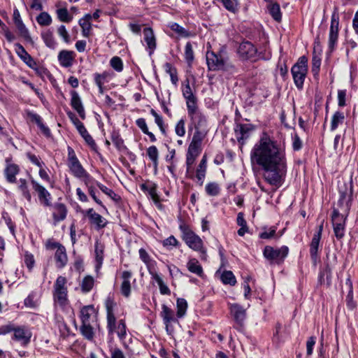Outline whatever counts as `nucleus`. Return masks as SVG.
<instances>
[{
    "label": "nucleus",
    "instance_id": "2",
    "mask_svg": "<svg viewBox=\"0 0 358 358\" xmlns=\"http://www.w3.org/2000/svg\"><path fill=\"white\" fill-rule=\"evenodd\" d=\"M182 232V239L192 250L201 252V258H206V251L203 250V241L201 238L192 231L188 227L180 226Z\"/></svg>",
    "mask_w": 358,
    "mask_h": 358
},
{
    "label": "nucleus",
    "instance_id": "59",
    "mask_svg": "<svg viewBox=\"0 0 358 358\" xmlns=\"http://www.w3.org/2000/svg\"><path fill=\"white\" fill-rule=\"evenodd\" d=\"M206 193L210 196H216L219 194V187L215 182H210L206 187Z\"/></svg>",
    "mask_w": 358,
    "mask_h": 358
},
{
    "label": "nucleus",
    "instance_id": "33",
    "mask_svg": "<svg viewBox=\"0 0 358 358\" xmlns=\"http://www.w3.org/2000/svg\"><path fill=\"white\" fill-rule=\"evenodd\" d=\"M348 215V213L345 214L343 211H340L338 208H334L331 215L332 224L341 223L345 224V220Z\"/></svg>",
    "mask_w": 358,
    "mask_h": 358
},
{
    "label": "nucleus",
    "instance_id": "13",
    "mask_svg": "<svg viewBox=\"0 0 358 358\" xmlns=\"http://www.w3.org/2000/svg\"><path fill=\"white\" fill-rule=\"evenodd\" d=\"M83 214L88 216L90 222L95 225L96 229H101L106 227L108 222L99 213H96L93 208H89L83 212Z\"/></svg>",
    "mask_w": 358,
    "mask_h": 358
},
{
    "label": "nucleus",
    "instance_id": "23",
    "mask_svg": "<svg viewBox=\"0 0 358 358\" xmlns=\"http://www.w3.org/2000/svg\"><path fill=\"white\" fill-rule=\"evenodd\" d=\"M162 311L161 312V317L163 318L164 323L166 325V331H169V325L171 322H178L177 319L174 317L173 311L165 304L162 305Z\"/></svg>",
    "mask_w": 358,
    "mask_h": 358
},
{
    "label": "nucleus",
    "instance_id": "54",
    "mask_svg": "<svg viewBox=\"0 0 358 358\" xmlns=\"http://www.w3.org/2000/svg\"><path fill=\"white\" fill-rule=\"evenodd\" d=\"M334 228V233L338 240H341L345 235V224L341 223L332 224Z\"/></svg>",
    "mask_w": 358,
    "mask_h": 358
},
{
    "label": "nucleus",
    "instance_id": "35",
    "mask_svg": "<svg viewBox=\"0 0 358 358\" xmlns=\"http://www.w3.org/2000/svg\"><path fill=\"white\" fill-rule=\"evenodd\" d=\"M78 131L80 134V136L84 138L85 142L93 149L96 148V143L94 141L93 138L91 136V135L88 133L87 130L85 127L84 124L81 126L80 128H78Z\"/></svg>",
    "mask_w": 358,
    "mask_h": 358
},
{
    "label": "nucleus",
    "instance_id": "47",
    "mask_svg": "<svg viewBox=\"0 0 358 358\" xmlns=\"http://www.w3.org/2000/svg\"><path fill=\"white\" fill-rule=\"evenodd\" d=\"M187 308V303L184 299H178L177 300V316L182 317L185 315Z\"/></svg>",
    "mask_w": 358,
    "mask_h": 358
},
{
    "label": "nucleus",
    "instance_id": "60",
    "mask_svg": "<svg viewBox=\"0 0 358 358\" xmlns=\"http://www.w3.org/2000/svg\"><path fill=\"white\" fill-rule=\"evenodd\" d=\"M117 334L120 339L122 340L126 336V324L124 320H120L118 322V325L116 327Z\"/></svg>",
    "mask_w": 358,
    "mask_h": 358
},
{
    "label": "nucleus",
    "instance_id": "28",
    "mask_svg": "<svg viewBox=\"0 0 358 358\" xmlns=\"http://www.w3.org/2000/svg\"><path fill=\"white\" fill-rule=\"evenodd\" d=\"M267 8L273 20L278 22H280L282 19V13L280 11V5L276 2H271L268 4Z\"/></svg>",
    "mask_w": 358,
    "mask_h": 358
},
{
    "label": "nucleus",
    "instance_id": "21",
    "mask_svg": "<svg viewBox=\"0 0 358 358\" xmlns=\"http://www.w3.org/2000/svg\"><path fill=\"white\" fill-rule=\"evenodd\" d=\"M75 53L71 50H62L58 55V60L61 66L64 67H70L73 64Z\"/></svg>",
    "mask_w": 358,
    "mask_h": 358
},
{
    "label": "nucleus",
    "instance_id": "9",
    "mask_svg": "<svg viewBox=\"0 0 358 358\" xmlns=\"http://www.w3.org/2000/svg\"><path fill=\"white\" fill-rule=\"evenodd\" d=\"M66 283V278L60 275L57 278L54 286V299L61 306H64L67 302V289L65 287Z\"/></svg>",
    "mask_w": 358,
    "mask_h": 358
},
{
    "label": "nucleus",
    "instance_id": "43",
    "mask_svg": "<svg viewBox=\"0 0 358 358\" xmlns=\"http://www.w3.org/2000/svg\"><path fill=\"white\" fill-rule=\"evenodd\" d=\"M80 332L87 339L91 340L93 338L94 331L90 322L86 324L82 323L80 327Z\"/></svg>",
    "mask_w": 358,
    "mask_h": 358
},
{
    "label": "nucleus",
    "instance_id": "32",
    "mask_svg": "<svg viewBox=\"0 0 358 358\" xmlns=\"http://www.w3.org/2000/svg\"><path fill=\"white\" fill-rule=\"evenodd\" d=\"M55 212L53 213V217L56 221H61L66 218V208L63 203H57L55 206Z\"/></svg>",
    "mask_w": 358,
    "mask_h": 358
},
{
    "label": "nucleus",
    "instance_id": "10",
    "mask_svg": "<svg viewBox=\"0 0 358 358\" xmlns=\"http://www.w3.org/2000/svg\"><path fill=\"white\" fill-rule=\"evenodd\" d=\"M5 326L11 327L9 332L14 331L13 339L20 342L21 345L25 346L30 343L31 333L27 328L24 327H15L12 324H6Z\"/></svg>",
    "mask_w": 358,
    "mask_h": 358
},
{
    "label": "nucleus",
    "instance_id": "52",
    "mask_svg": "<svg viewBox=\"0 0 358 358\" xmlns=\"http://www.w3.org/2000/svg\"><path fill=\"white\" fill-rule=\"evenodd\" d=\"M98 187L104 194L110 197L113 201L117 202L121 199L118 194L115 193L112 189L108 188L105 185L102 184H98Z\"/></svg>",
    "mask_w": 358,
    "mask_h": 358
},
{
    "label": "nucleus",
    "instance_id": "31",
    "mask_svg": "<svg viewBox=\"0 0 358 358\" xmlns=\"http://www.w3.org/2000/svg\"><path fill=\"white\" fill-rule=\"evenodd\" d=\"M324 276H326L327 284L329 286L331 285V268L329 264H327L324 268L320 272L318 278L320 284L322 285L324 282Z\"/></svg>",
    "mask_w": 358,
    "mask_h": 358
},
{
    "label": "nucleus",
    "instance_id": "3",
    "mask_svg": "<svg viewBox=\"0 0 358 358\" xmlns=\"http://www.w3.org/2000/svg\"><path fill=\"white\" fill-rule=\"evenodd\" d=\"M289 253V248L287 246H282L279 248H274L272 246L266 245L263 251L264 257L270 262V264H282Z\"/></svg>",
    "mask_w": 358,
    "mask_h": 358
},
{
    "label": "nucleus",
    "instance_id": "14",
    "mask_svg": "<svg viewBox=\"0 0 358 358\" xmlns=\"http://www.w3.org/2000/svg\"><path fill=\"white\" fill-rule=\"evenodd\" d=\"M106 308L107 311V327L109 333H113L116 329V318L113 313V302L108 299L106 302Z\"/></svg>",
    "mask_w": 358,
    "mask_h": 358
},
{
    "label": "nucleus",
    "instance_id": "44",
    "mask_svg": "<svg viewBox=\"0 0 358 358\" xmlns=\"http://www.w3.org/2000/svg\"><path fill=\"white\" fill-rule=\"evenodd\" d=\"M111 140L118 150L124 151L127 149L124 144L123 139L120 137L119 134L115 132L113 133Z\"/></svg>",
    "mask_w": 358,
    "mask_h": 358
},
{
    "label": "nucleus",
    "instance_id": "41",
    "mask_svg": "<svg viewBox=\"0 0 358 358\" xmlns=\"http://www.w3.org/2000/svg\"><path fill=\"white\" fill-rule=\"evenodd\" d=\"M221 280L225 285H235L236 278L231 271H224L221 275Z\"/></svg>",
    "mask_w": 358,
    "mask_h": 358
},
{
    "label": "nucleus",
    "instance_id": "8",
    "mask_svg": "<svg viewBox=\"0 0 358 358\" xmlns=\"http://www.w3.org/2000/svg\"><path fill=\"white\" fill-rule=\"evenodd\" d=\"M339 16L336 12H334L331 15V25L329 34L328 48L330 52H332L338 43V31H339Z\"/></svg>",
    "mask_w": 358,
    "mask_h": 358
},
{
    "label": "nucleus",
    "instance_id": "42",
    "mask_svg": "<svg viewBox=\"0 0 358 358\" xmlns=\"http://www.w3.org/2000/svg\"><path fill=\"white\" fill-rule=\"evenodd\" d=\"M198 156H196V155H189V154H187V158H186V166H187V169H186V174L188 175V176L190 178H193V176H194V171H193V168H192V166L196 159Z\"/></svg>",
    "mask_w": 358,
    "mask_h": 358
},
{
    "label": "nucleus",
    "instance_id": "7",
    "mask_svg": "<svg viewBox=\"0 0 358 358\" xmlns=\"http://www.w3.org/2000/svg\"><path fill=\"white\" fill-rule=\"evenodd\" d=\"M352 195L351 185L348 187L347 184L343 183L339 186V199L337 204L341 208V211H343L345 214L349 213Z\"/></svg>",
    "mask_w": 358,
    "mask_h": 358
},
{
    "label": "nucleus",
    "instance_id": "55",
    "mask_svg": "<svg viewBox=\"0 0 358 358\" xmlns=\"http://www.w3.org/2000/svg\"><path fill=\"white\" fill-rule=\"evenodd\" d=\"M148 193L150 195L152 201L155 204L158 205L159 207H161L159 196L157 193V185L152 183L151 186L149 187Z\"/></svg>",
    "mask_w": 358,
    "mask_h": 358
},
{
    "label": "nucleus",
    "instance_id": "62",
    "mask_svg": "<svg viewBox=\"0 0 358 358\" xmlns=\"http://www.w3.org/2000/svg\"><path fill=\"white\" fill-rule=\"evenodd\" d=\"M175 131L178 136H183L185 135V120L183 119H181L178 122L176 125Z\"/></svg>",
    "mask_w": 358,
    "mask_h": 358
},
{
    "label": "nucleus",
    "instance_id": "34",
    "mask_svg": "<svg viewBox=\"0 0 358 358\" xmlns=\"http://www.w3.org/2000/svg\"><path fill=\"white\" fill-rule=\"evenodd\" d=\"M94 313V307L93 306H85L82 308L80 310V319L82 323H89L90 322V318Z\"/></svg>",
    "mask_w": 358,
    "mask_h": 358
},
{
    "label": "nucleus",
    "instance_id": "40",
    "mask_svg": "<svg viewBox=\"0 0 358 358\" xmlns=\"http://www.w3.org/2000/svg\"><path fill=\"white\" fill-rule=\"evenodd\" d=\"M186 104L187 108L188 115L194 114L200 111L197 106V98L196 96L186 99Z\"/></svg>",
    "mask_w": 358,
    "mask_h": 358
},
{
    "label": "nucleus",
    "instance_id": "6",
    "mask_svg": "<svg viewBox=\"0 0 358 358\" xmlns=\"http://www.w3.org/2000/svg\"><path fill=\"white\" fill-rule=\"evenodd\" d=\"M238 54L243 60L255 62L261 58L256 47L249 41H243L239 45Z\"/></svg>",
    "mask_w": 358,
    "mask_h": 358
},
{
    "label": "nucleus",
    "instance_id": "12",
    "mask_svg": "<svg viewBox=\"0 0 358 358\" xmlns=\"http://www.w3.org/2000/svg\"><path fill=\"white\" fill-rule=\"evenodd\" d=\"M31 182L34 190L38 194L40 202L45 206H50L51 196L48 191L33 179Z\"/></svg>",
    "mask_w": 358,
    "mask_h": 358
},
{
    "label": "nucleus",
    "instance_id": "61",
    "mask_svg": "<svg viewBox=\"0 0 358 358\" xmlns=\"http://www.w3.org/2000/svg\"><path fill=\"white\" fill-rule=\"evenodd\" d=\"M224 7L229 11L235 13L237 10V0H222Z\"/></svg>",
    "mask_w": 358,
    "mask_h": 358
},
{
    "label": "nucleus",
    "instance_id": "5",
    "mask_svg": "<svg viewBox=\"0 0 358 358\" xmlns=\"http://www.w3.org/2000/svg\"><path fill=\"white\" fill-rule=\"evenodd\" d=\"M206 61L209 70H224L227 65L228 57L226 55V52L223 50H220L217 53L208 52L206 54Z\"/></svg>",
    "mask_w": 358,
    "mask_h": 358
},
{
    "label": "nucleus",
    "instance_id": "57",
    "mask_svg": "<svg viewBox=\"0 0 358 358\" xmlns=\"http://www.w3.org/2000/svg\"><path fill=\"white\" fill-rule=\"evenodd\" d=\"M171 29L178 34L180 36L182 37H188L189 36V33L188 31H187L185 28L181 27L177 23H173L170 26Z\"/></svg>",
    "mask_w": 358,
    "mask_h": 358
},
{
    "label": "nucleus",
    "instance_id": "25",
    "mask_svg": "<svg viewBox=\"0 0 358 358\" xmlns=\"http://www.w3.org/2000/svg\"><path fill=\"white\" fill-rule=\"evenodd\" d=\"M207 170V157L204 155L200 161L199 166L196 170V177L197 178L198 182L201 186L203 183V180L206 176V173Z\"/></svg>",
    "mask_w": 358,
    "mask_h": 358
},
{
    "label": "nucleus",
    "instance_id": "58",
    "mask_svg": "<svg viewBox=\"0 0 358 358\" xmlns=\"http://www.w3.org/2000/svg\"><path fill=\"white\" fill-rule=\"evenodd\" d=\"M110 66L117 72H120L123 69V63L122 59L118 57H113L110 61Z\"/></svg>",
    "mask_w": 358,
    "mask_h": 358
},
{
    "label": "nucleus",
    "instance_id": "37",
    "mask_svg": "<svg viewBox=\"0 0 358 358\" xmlns=\"http://www.w3.org/2000/svg\"><path fill=\"white\" fill-rule=\"evenodd\" d=\"M41 37L48 48L52 49L55 48L56 43L53 37L52 31L50 30H46L45 31L42 32Z\"/></svg>",
    "mask_w": 358,
    "mask_h": 358
},
{
    "label": "nucleus",
    "instance_id": "16",
    "mask_svg": "<svg viewBox=\"0 0 358 358\" xmlns=\"http://www.w3.org/2000/svg\"><path fill=\"white\" fill-rule=\"evenodd\" d=\"M231 313L235 322L240 326H243L246 318V310L238 303L231 304L230 306Z\"/></svg>",
    "mask_w": 358,
    "mask_h": 358
},
{
    "label": "nucleus",
    "instance_id": "1",
    "mask_svg": "<svg viewBox=\"0 0 358 358\" xmlns=\"http://www.w3.org/2000/svg\"><path fill=\"white\" fill-rule=\"evenodd\" d=\"M251 162L264 170L265 180L271 185L280 186L287 171L285 151L266 134H264L250 153Z\"/></svg>",
    "mask_w": 358,
    "mask_h": 358
},
{
    "label": "nucleus",
    "instance_id": "39",
    "mask_svg": "<svg viewBox=\"0 0 358 358\" xmlns=\"http://www.w3.org/2000/svg\"><path fill=\"white\" fill-rule=\"evenodd\" d=\"M345 120L344 114L341 112L336 111L331 119V130L334 131L336 129L340 124H342Z\"/></svg>",
    "mask_w": 358,
    "mask_h": 358
},
{
    "label": "nucleus",
    "instance_id": "18",
    "mask_svg": "<svg viewBox=\"0 0 358 358\" xmlns=\"http://www.w3.org/2000/svg\"><path fill=\"white\" fill-rule=\"evenodd\" d=\"M121 278L122 282L120 287V292L124 296L127 298L131 294V289L130 280L132 278V273L129 271H124L122 273Z\"/></svg>",
    "mask_w": 358,
    "mask_h": 358
},
{
    "label": "nucleus",
    "instance_id": "48",
    "mask_svg": "<svg viewBox=\"0 0 358 358\" xmlns=\"http://www.w3.org/2000/svg\"><path fill=\"white\" fill-rule=\"evenodd\" d=\"M94 286V278L87 275L85 277L81 282V289L83 292H90Z\"/></svg>",
    "mask_w": 358,
    "mask_h": 358
},
{
    "label": "nucleus",
    "instance_id": "50",
    "mask_svg": "<svg viewBox=\"0 0 358 358\" xmlns=\"http://www.w3.org/2000/svg\"><path fill=\"white\" fill-rule=\"evenodd\" d=\"M37 22L41 26H48L52 22V17L46 12H42L36 17Z\"/></svg>",
    "mask_w": 358,
    "mask_h": 358
},
{
    "label": "nucleus",
    "instance_id": "22",
    "mask_svg": "<svg viewBox=\"0 0 358 358\" xmlns=\"http://www.w3.org/2000/svg\"><path fill=\"white\" fill-rule=\"evenodd\" d=\"M189 116L195 129H206L207 120L206 116L201 111H198Z\"/></svg>",
    "mask_w": 358,
    "mask_h": 358
},
{
    "label": "nucleus",
    "instance_id": "64",
    "mask_svg": "<svg viewBox=\"0 0 358 358\" xmlns=\"http://www.w3.org/2000/svg\"><path fill=\"white\" fill-rule=\"evenodd\" d=\"M200 147H201V145L196 144L194 143L191 142L189 145L187 153L192 155L198 156L200 153Z\"/></svg>",
    "mask_w": 358,
    "mask_h": 358
},
{
    "label": "nucleus",
    "instance_id": "24",
    "mask_svg": "<svg viewBox=\"0 0 358 358\" xmlns=\"http://www.w3.org/2000/svg\"><path fill=\"white\" fill-rule=\"evenodd\" d=\"M69 167L73 174L77 178H85L89 176L78 159H76L75 161L69 162Z\"/></svg>",
    "mask_w": 358,
    "mask_h": 358
},
{
    "label": "nucleus",
    "instance_id": "27",
    "mask_svg": "<svg viewBox=\"0 0 358 358\" xmlns=\"http://www.w3.org/2000/svg\"><path fill=\"white\" fill-rule=\"evenodd\" d=\"M144 40L150 49V55H151L156 48V39L153 30L150 27H146L143 29Z\"/></svg>",
    "mask_w": 358,
    "mask_h": 358
},
{
    "label": "nucleus",
    "instance_id": "20",
    "mask_svg": "<svg viewBox=\"0 0 358 358\" xmlns=\"http://www.w3.org/2000/svg\"><path fill=\"white\" fill-rule=\"evenodd\" d=\"M13 20L20 36L26 40L30 41L31 37L29 36V31L22 21L20 13L17 9L13 12Z\"/></svg>",
    "mask_w": 358,
    "mask_h": 358
},
{
    "label": "nucleus",
    "instance_id": "53",
    "mask_svg": "<svg viewBox=\"0 0 358 358\" xmlns=\"http://www.w3.org/2000/svg\"><path fill=\"white\" fill-rule=\"evenodd\" d=\"M185 57L187 62L190 66L194 60V52L190 42H187L185 48Z\"/></svg>",
    "mask_w": 358,
    "mask_h": 358
},
{
    "label": "nucleus",
    "instance_id": "11",
    "mask_svg": "<svg viewBox=\"0 0 358 358\" xmlns=\"http://www.w3.org/2000/svg\"><path fill=\"white\" fill-rule=\"evenodd\" d=\"M254 129L255 127L252 124H236L234 132L238 142L241 145H243Z\"/></svg>",
    "mask_w": 358,
    "mask_h": 358
},
{
    "label": "nucleus",
    "instance_id": "49",
    "mask_svg": "<svg viewBox=\"0 0 358 358\" xmlns=\"http://www.w3.org/2000/svg\"><path fill=\"white\" fill-rule=\"evenodd\" d=\"M195 132L193 135L192 143L201 145L202 141L205 138L207 130L206 129H195Z\"/></svg>",
    "mask_w": 358,
    "mask_h": 358
},
{
    "label": "nucleus",
    "instance_id": "38",
    "mask_svg": "<svg viewBox=\"0 0 358 358\" xmlns=\"http://www.w3.org/2000/svg\"><path fill=\"white\" fill-rule=\"evenodd\" d=\"M165 71L169 74L171 83L176 85L178 82V73L176 69L171 63L166 62L164 66Z\"/></svg>",
    "mask_w": 358,
    "mask_h": 358
},
{
    "label": "nucleus",
    "instance_id": "29",
    "mask_svg": "<svg viewBox=\"0 0 358 358\" xmlns=\"http://www.w3.org/2000/svg\"><path fill=\"white\" fill-rule=\"evenodd\" d=\"M19 167L14 164H8L5 169V175L9 182H15L16 180L15 176L19 172Z\"/></svg>",
    "mask_w": 358,
    "mask_h": 358
},
{
    "label": "nucleus",
    "instance_id": "45",
    "mask_svg": "<svg viewBox=\"0 0 358 358\" xmlns=\"http://www.w3.org/2000/svg\"><path fill=\"white\" fill-rule=\"evenodd\" d=\"M147 154L150 160L153 162L155 167L157 168L159 157V152L157 147L155 145L150 146L147 150Z\"/></svg>",
    "mask_w": 358,
    "mask_h": 358
},
{
    "label": "nucleus",
    "instance_id": "30",
    "mask_svg": "<svg viewBox=\"0 0 358 358\" xmlns=\"http://www.w3.org/2000/svg\"><path fill=\"white\" fill-rule=\"evenodd\" d=\"M92 19L90 14H86L84 17L80 19L79 24L82 28V33L84 36L87 37L91 31V23L90 20Z\"/></svg>",
    "mask_w": 358,
    "mask_h": 358
},
{
    "label": "nucleus",
    "instance_id": "56",
    "mask_svg": "<svg viewBox=\"0 0 358 358\" xmlns=\"http://www.w3.org/2000/svg\"><path fill=\"white\" fill-rule=\"evenodd\" d=\"M20 185H19V189L22 193V195L29 201H30L31 199V194L28 189V187L27 185V181L25 179H20Z\"/></svg>",
    "mask_w": 358,
    "mask_h": 358
},
{
    "label": "nucleus",
    "instance_id": "19",
    "mask_svg": "<svg viewBox=\"0 0 358 358\" xmlns=\"http://www.w3.org/2000/svg\"><path fill=\"white\" fill-rule=\"evenodd\" d=\"M54 245L57 247L55 255L57 266L59 268H62L65 266L68 260L66 249L62 245L58 243H54Z\"/></svg>",
    "mask_w": 358,
    "mask_h": 358
},
{
    "label": "nucleus",
    "instance_id": "63",
    "mask_svg": "<svg viewBox=\"0 0 358 358\" xmlns=\"http://www.w3.org/2000/svg\"><path fill=\"white\" fill-rule=\"evenodd\" d=\"M57 33L66 43L70 42V37L64 25H61L58 27Z\"/></svg>",
    "mask_w": 358,
    "mask_h": 358
},
{
    "label": "nucleus",
    "instance_id": "46",
    "mask_svg": "<svg viewBox=\"0 0 358 358\" xmlns=\"http://www.w3.org/2000/svg\"><path fill=\"white\" fill-rule=\"evenodd\" d=\"M57 15L58 19L63 22H69L73 19V17L69 13V11L66 8L57 9Z\"/></svg>",
    "mask_w": 358,
    "mask_h": 358
},
{
    "label": "nucleus",
    "instance_id": "4",
    "mask_svg": "<svg viewBox=\"0 0 358 358\" xmlns=\"http://www.w3.org/2000/svg\"><path fill=\"white\" fill-rule=\"evenodd\" d=\"M308 59L305 56L300 57L297 62L292 68V74L297 88L301 89L308 71Z\"/></svg>",
    "mask_w": 358,
    "mask_h": 358
},
{
    "label": "nucleus",
    "instance_id": "17",
    "mask_svg": "<svg viewBox=\"0 0 358 358\" xmlns=\"http://www.w3.org/2000/svg\"><path fill=\"white\" fill-rule=\"evenodd\" d=\"M71 107L78 113L79 116L83 119H85V112L84 107L82 103L81 99L76 91L71 92Z\"/></svg>",
    "mask_w": 358,
    "mask_h": 358
},
{
    "label": "nucleus",
    "instance_id": "51",
    "mask_svg": "<svg viewBox=\"0 0 358 358\" xmlns=\"http://www.w3.org/2000/svg\"><path fill=\"white\" fill-rule=\"evenodd\" d=\"M277 228L275 227H272L267 229L266 227L263 228V231H262L259 236L262 239H271L275 236Z\"/></svg>",
    "mask_w": 358,
    "mask_h": 358
},
{
    "label": "nucleus",
    "instance_id": "26",
    "mask_svg": "<svg viewBox=\"0 0 358 358\" xmlns=\"http://www.w3.org/2000/svg\"><path fill=\"white\" fill-rule=\"evenodd\" d=\"M320 239L321 238L317 237V236H313L310 244V255L314 265L317 264L319 259L318 250Z\"/></svg>",
    "mask_w": 358,
    "mask_h": 358
},
{
    "label": "nucleus",
    "instance_id": "15",
    "mask_svg": "<svg viewBox=\"0 0 358 358\" xmlns=\"http://www.w3.org/2000/svg\"><path fill=\"white\" fill-rule=\"evenodd\" d=\"M15 52L17 56L30 68L34 69L36 65L32 57L26 51L20 43H15Z\"/></svg>",
    "mask_w": 358,
    "mask_h": 358
},
{
    "label": "nucleus",
    "instance_id": "36",
    "mask_svg": "<svg viewBox=\"0 0 358 358\" xmlns=\"http://www.w3.org/2000/svg\"><path fill=\"white\" fill-rule=\"evenodd\" d=\"M187 268L190 272L195 273L199 276H201L203 274V268L199 264L198 260L196 259H192L188 262Z\"/></svg>",
    "mask_w": 358,
    "mask_h": 358
}]
</instances>
